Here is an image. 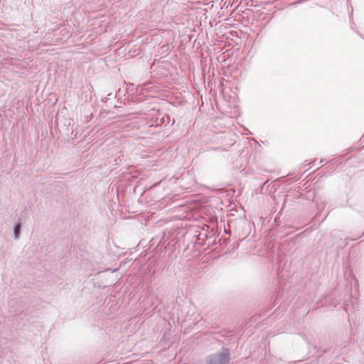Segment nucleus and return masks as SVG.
<instances>
[{
	"instance_id": "nucleus-1",
	"label": "nucleus",
	"mask_w": 364,
	"mask_h": 364,
	"mask_svg": "<svg viewBox=\"0 0 364 364\" xmlns=\"http://www.w3.org/2000/svg\"><path fill=\"white\" fill-rule=\"evenodd\" d=\"M230 360V353L228 349L223 348L219 353L208 356L206 359V364H227Z\"/></svg>"
},
{
	"instance_id": "nucleus-2",
	"label": "nucleus",
	"mask_w": 364,
	"mask_h": 364,
	"mask_svg": "<svg viewBox=\"0 0 364 364\" xmlns=\"http://www.w3.org/2000/svg\"><path fill=\"white\" fill-rule=\"evenodd\" d=\"M21 224L18 223L14 228V236L16 240H18L21 235Z\"/></svg>"
},
{
	"instance_id": "nucleus-3",
	"label": "nucleus",
	"mask_w": 364,
	"mask_h": 364,
	"mask_svg": "<svg viewBox=\"0 0 364 364\" xmlns=\"http://www.w3.org/2000/svg\"><path fill=\"white\" fill-rule=\"evenodd\" d=\"M354 287H355V295L358 294V282L356 280L354 281Z\"/></svg>"
},
{
	"instance_id": "nucleus-4",
	"label": "nucleus",
	"mask_w": 364,
	"mask_h": 364,
	"mask_svg": "<svg viewBox=\"0 0 364 364\" xmlns=\"http://www.w3.org/2000/svg\"><path fill=\"white\" fill-rule=\"evenodd\" d=\"M117 269H118L117 268H115L114 269H111L108 268L106 269V271H112V272H115L117 271Z\"/></svg>"
},
{
	"instance_id": "nucleus-5",
	"label": "nucleus",
	"mask_w": 364,
	"mask_h": 364,
	"mask_svg": "<svg viewBox=\"0 0 364 364\" xmlns=\"http://www.w3.org/2000/svg\"><path fill=\"white\" fill-rule=\"evenodd\" d=\"M164 122H163L162 123H156V126H161L162 124H164Z\"/></svg>"
}]
</instances>
